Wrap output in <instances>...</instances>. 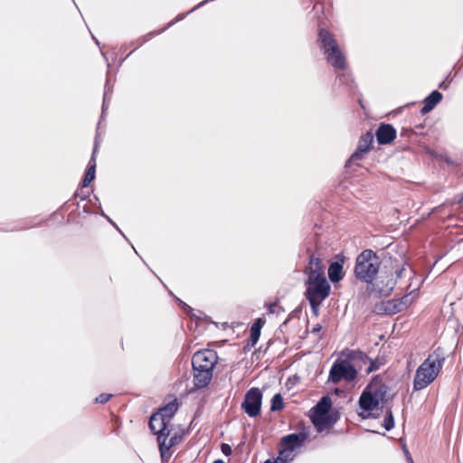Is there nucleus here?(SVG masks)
Listing matches in <instances>:
<instances>
[{"label": "nucleus", "instance_id": "obj_21", "mask_svg": "<svg viewBox=\"0 0 463 463\" xmlns=\"http://www.w3.org/2000/svg\"><path fill=\"white\" fill-rule=\"evenodd\" d=\"M408 296H404L399 300H392L387 303V309L392 313H398L402 311L407 306Z\"/></svg>", "mask_w": 463, "mask_h": 463}, {"label": "nucleus", "instance_id": "obj_35", "mask_svg": "<svg viewBox=\"0 0 463 463\" xmlns=\"http://www.w3.org/2000/svg\"><path fill=\"white\" fill-rule=\"evenodd\" d=\"M79 196H80V194L79 190H77L76 193H75V197H79Z\"/></svg>", "mask_w": 463, "mask_h": 463}, {"label": "nucleus", "instance_id": "obj_2", "mask_svg": "<svg viewBox=\"0 0 463 463\" xmlns=\"http://www.w3.org/2000/svg\"><path fill=\"white\" fill-rule=\"evenodd\" d=\"M368 355L360 349L345 348L342 350L330 368L327 383L337 384L344 381L354 382L358 371L367 364Z\"/></svg>", "mask_w": 463, "mask_h": 463}, {"label": "nucleus", "instance_id": "obj_36", "mask_svg": "<svg viewBox=\"0 0 463 463\" xmlns=\"http://www.w3.org/2000/svg\"><path fill=\"white\" fill-rule=\"evenodd\" d=\"M460 204H461V207L463 208V196H462V199L460 201Z\"/></svg>", "mask_w": 463, "mask_h": 463}, {"label": "nucleus", "instance_id": "obj_30", "mask_svg": "<svg viewBox=\"0 0 463 463\" xmlns=\"http://www.w3.org/2000/svg\"><path fill=\"white\" fill-rule=\"evenodd\" d=\"M321 329H322L321 325L317 324V325L313 327L312 332H313V333H318V332H320V331H321Z\"/></svg>", "mask_w": 463, "mask_h": 463}, {"label": "nucleus", "instance_id": "obj_12", "mask_svg": "<svg viewBox=\"0 0 463 463\" xmlns=\"http://www.w3.org/2000/svg\"><path fill=\"white\" fill-rule=\"evenodd\" d=\"M394 127L388 123H381L376 129L375 137L379 145H390L396 138Z\"/></svg>", "mask_w": 463, "mask_h": 463}, {"label": "nucleus", "instance_id": "obj_16", "mask_svg": "<svg viewBox=\"0 0 463 463\" xmlns=\"http://www.w3.org/2000/svg\"><path fill=\"white\" fill-rule=\"evenodd\" d=\"M442 99V94L438 90H433L428 97L425 98L423 107L420 109L422 115L427 114L432 110Z\"/></svg>", "mask_w": 463, "mask_h": 463}, {"label": "nucleus", "instance_id": "obj_11", "mask_svg": "<svg viewBox=\"0 0 463 463\" xmlns=\"http://www.w3.org/2000/svg\"><path fill=\"white\" fill-rule=\"evenodd\" d=\"M373 143V135L371 131L364 134L358 142V146L355 151L350 156L348 163L352 161L361 160L364 157V155L368 153Z\"/></svg>", "mask_w": 463, "mask_h": 463}, {"label": "nucleus", "instance_id": "obj_8", "mask_svg": "<svg viewBox=\"0 0 463 463\" xmlns=\"http://www.w3.org/2000/svg\"><path fill=\"white\" fill-rule=\"evenodd\" d=\"M262 393L257 387H252L245 393L241 408L250 417H257L260 414Z\"/></svg>", "mask_w": 463, "mask_h": 463}, {"label": "nucleus", "instance_id": "obj_33", "mask_svg": "<svg viewBox=\"0 0 463 463\" xmlns=\"http://www.w3.org/2000/svg\"><path fill=\"white\" fill-rule=\"evenodd\" d=\"M405 453L407 454L408 456V459H410L411 462H412V459H411V457L410 456V453L407 449H404Z\"/></svg>", "mask_w": 463, "mask_h": 463}, {"label": "nucleus", "instance_id": "obj_23", "mask_svg": "<svg viewBox=\"0 0 463 463\" xmlns=\"http://www.w3.org/2000/svg\"><path fill=\"white\" fill-rule=\"evenodd\" d=\"M413 135H424L423 132L412 129V128H402L401 130V137L411 138Z\"/></svg>", "mask_w": 463, "mask_h": 463}, {"label": "nucleus", "instance_id": "obj_27", "mask_svg": "<svg viewBox=\"0 0 463 463\" xmlns=\"http://www.w3.org/2000/svg\"><path fill=\"white\" fill-rule=\"evenodd\" d=\"M221 450L225 456H230L232 453L231 446L226 443H222L221 445Z\"/></svg>", "mask_w": 463, "mask_h": 463}, {"label": "nucleus", "instance_id": "obj_22", "mask_svg": "<svg viewBox=\"0 0 463 463\" xmlns=\"http://www.w3.org/2000/svg\"><path fill=\"white\" fill-rule=\"evenodd\" d=\"M284 407L285 404L282 395L280 393L275 394L271 399L270 410L272 411H280Z\"/></svg>", "mask_w": 463, "mask_h": 463}, {"label": "nucleus", "instance_id": "obj_24", "mask_svg": "<svg viewBox=\"0 0 463 463\" xmlns=\"http://www.w3.org/2000/svg\"><path fill=\"white\" fill-rule=\"evenodd\" d=\"M383 426L386 430H391L394 427V419L391 410H389L387 412V416L384 419Z\"/></svg>", "mask_w": 463, "mask_h": 463}, {"label": "nucleus", "instance_id": "obj_26", "mask_svg": "<svg viewBox=\"0 0 463 463\" xmlns=\"http://www.w3.org/2000/svg\"><path fill=\"white\" fill-rule=\"evenodd\" d=\"M112 396L113 395L109 393H101L95 399V402L105 404L112 398Z\"/></svg>", "mask_w": 463, "mask_h": 463}, {"label": "nucleus", "instance_id": "obj_37", "mask_svg": "<svg viewBox=\"0 0 463 463\" xmlns=\"http://www.w3.org/2000/svg\"><path fill=\"white\" fill-rule=\"evenodd\" d=\"M87 197V195L81 196V200H84Z\"/></svg>", "mask_w": 463, "mask_h": 463}, {"label": "nucleus", "instance_id": "obj_17", "mask_svg": "<svg viewBox=\"0 0 463 463\" xmlns=\"http://www.w3.org/2000/svg\"><path fill=\"white\" fill-rule=\"evenodd\" d=\"M264 324L265 320L260 317L254 321L250 327V335L247 342L248 346L253 347L257 344L260 336V330Z\"/></svg>", "mask_w": 463, "mask_h": 463}, {"label": "nucleus", "instance_id": "obj_19", "mask_svg": "<svg viewBox=\"0 0 463 463\" xmlns=\"http://www.w3.org/2000/svg\"><path fill=\"white\" fill-rule=\"evenodd\" d=\"M328 277L332 282H338L343 278V265L339 262H333L328 268Z\"/></svg>", "mask_w": 463, "mask_h": 463}, {"label": "nucleus", "instance_id": "obj_7", "mask_svg": "<svg viewBox=\"0 0 463 463\" xmlns=\"http://www.w3.org/2000/svg\"><path fill=\"white\" fill-rule=\"evenodd\" d=\"M380 267L379 258L372 250H364L356 258L354 273L357 279L372 282Z\"/></svg>", "mask_w": 463, "mask_h": 463}, {"label": "nucleus", "instance_id": "obj_25", "mask_svg": "<svg viewBox=\"0 0 463 463\" xmlns=\"http://www.w3.org/2000/svg\"><path fill=\"white\" fill-rule=\"evenodd\" d=\"M293 451L289 450V452H286L283 455L280 454V449L279 450V456L276 460H278V463H288V461L292 460Z\"/></svg>", "mask_w": 463, "mask_h": 463}, {"label": "nucleus", "instance_id": "obj_32", "mask_svg": "<svg viewBox=\"0 0 463 463\" xmlns=\"http://www.w3.org/2000/svg\"><path fill=\"white\" fill-rule=\"evenodd\" d=\"M277 306V303H272L269 305V312H273V308Z\"/></svg>", "mask_w": 463, "mask_h": 463}, {"label": "nucleus", "instance_id": "obj_3", "mask_svg": "<svg viewBox=\"0 0 463 463\" xmlns=\"http://www.w3.org/2000/svg\"><path fill=\"white\" fill-rule=\"evenodd\" d=\"M305 273L307 275L305 295L311 308L317 311L318 307L330 293V285L325 276L322 260L311 255Z\"/></svg>", "mask_w": 463, "mask_h": 463}, {"label": "nucleus", "instance_id": "obj_28", "mask_svg": "<svg viewBox=\"0 0 463 463\" xmlns=\"http://www.w3.org/2000/svg\"><path fill=\"white\" fill-rule=\"evenodd\" d=\"M404 270H405V269H404L403 267H402V268H400V269H397L395 270V276H396V278H397V279L402 278V273H403V271H404Z\"/></svg>", "mask_w": 463, "mask_h": 463}, {"label": "nucleus", "instance_id": "obj_5", "mask_svg": "<svg viewBox=\"0 0 463 463\" xmlns=\"http://www.w3.org/2000/svg\"><path fill=\"white\" fill-rule=\"evenodd\" d=\"M387 387L382 383L372 381L362 392L359 397V407L362 410L359 415L364 419L372 416V411L378 408L380 403L386 401Z\"/></svg>", "mask_w": 463, "mask_h": 463}, {"label": "nucleus", "instance_id": "obj_13", "mask_svg": "<svg viewBox=\"0 0 463 463\" xmlns=\"http://www.w3.org/2000/svg\"><path fill=\"white\" fill-rule=\"evenodd\" d=\"M311 421L318 431L330 429L336 422L337 413H326L321 415H310Z\"/></svg>", "mask_w": 463, "mask_h": 463}, {"label": "nucleus", "instance_id": "obj_29", "mask_svg": "<svg viewBox=\"0 0 463 463\" xmlns=\"http://www.w3.org/2000/svg\"><path fill=\"white\" fill-rule=\"evenodd\" d=\"M425 126L424 124H418V125H415L412 129H416L418 131H421L423 132V129H424Z\"/></svg>", "mask_w": 463, "mask_h": 463}, {"label": "nucleus", "instance_id": "obj_9", "mask_svg": "<svg viewBox=\"0 0 463 463\" xmlns=\"http://www.w3.org/2000/svg\"><path fill=\"white\" fill-rule=\"evenodd\" d=\"M217 363L218 355L216 351L208 348L195 352L192 358L193 368H205V370L210 372L213 371Z\"/></svg>", "mask_w": 463, "mask_h": 463}, {"label": "nucleus", "instance_id": "obj_1", "mask_svg": "<svg viewBox=\"0 0 463 463\" xmlns=\"http://www.w3.org/2000/svg\"><path fill=\"white\" fill-rule=\"evenodd\" d=\"M179 404L174 399L164 407L160 408L150 417L148 426L151 431L156 435V440L163 463H167L174 451L172 448L179 444L184 438V431L176 429L171 423L177 411Z\"/></svg>", "mask_w": 463, "mask_h": 463}, {"label": "nucleus", "instance_id": "obj_6", "mask_svg": "<svg viewBox=\"0 0 463 463\" xmlns=\"http://www.w3.org/2000/svg\"><path fill=\"white\" fill-rule=\"evenodd\" d=\"M320 48L324 51L326 61L335 71H345L347 68L346 58L342 52L334 35L326 29H320L318 33Z\"/></svg>", "mask_w": 463, "mask_h": 463}, {"label": "nucleus", "instance_id": "obj_4", "mask_svg": "<svg viewBox=\"0 0 463 463\" xmlns=\"http://www.w3.org/2000/svg\"><path fill=\"white\" fill-rule=\"evenodd\" d=\"M445 360L446 354L442 347L439 346L430 353L415 372L413 391H420L430 385L440 373Z\"/></svg>", "mask_w": 463, "mask_h": 463}, {"label": "nucleus", "instance_id": "obj_18", "mask_svg": "<svg viewBox=\"0 0 463 463\" xmlns=\"http://www.w3.org/2000/svg\"><path fill=\"white\" fill-rule=\"evenodd\" d=\"M332 401L328 396H324L320 401L311 409V415H325L330 413Z\"/></svg>", "mask_w": 463, "mask_h": 463}, {"label": "nucleus", "instance_id": "obj_15", "mask_svg": "<svg viewBox=\"0 0 463 463\" xmlns=\"http://www.w3.org/2000/svg\"><path fill=\"white\" fill-rule=\"evenodd\" d=\"M98 151V144L96 143L93 148L91 158L88 164L87 170L81 182V187H88L90 183L95 179L96 173V154Z\"/></svg>", "mask_w": 463, "mask_h": 463}, {"label": "nucleus", "instance_id": "obj_34", "mask_svg": "<svg viewBox=\"0 0 463 463\" xmlns=\"http://www.w3.org/2000/svg\"><path fill=\"white\" fill-rule=\"evenodd\" d=\"M213 463H224L222 459H216Z\"/></svg>", "mask_w": 463, "mask_h": 463}, {"label": "nucleus", "instance_id": "obj_20", "mask_svg": "<svg viewBox=\"0 0 463 463\" xmlns=\"http://www.w3.org/2000/svg\"><path fill=\"white\" fill-rule=\"evenodd\" d=\"M367 362H369V365L365 368L364 373L366 374H370L383 366L386 364V359L383 355H377L374 359H370L368 357Z\"/></svg>", "mask_w": 463, "mask_h": 463}, {"label": "nucleus", "instance_id": "obj_14", "mask_svg": "<svg viewBox=\"0 0 463 463\" xmlns=\"http://www.w3.org/2000/svg\"><path fill=\"white\" fill-rule=\"evenodd\" d=\"M213 378V372L205 368H193V382L195 389H203L209 385Z\"/></svg>", "mask_w": 463, "mask_h": 463}, {"label": "nucleus", "instance_id": "obj_10", "mask_svg": "<svg viewBox=\"0 0 463 463\" xmlns=\"http://www.w3.org/2000/svg\"><path fill=\"white\" fill-rule=\"evenodd\" d=\"M308 434L307 432L292 433L282 437L280 440V454L283 455L289 450L294 451L295 449L299 448L307 439Z\"/></svg>", "mask_w": 463, "mask_h": 463}, {"label": "nucleus", "instance_id": "obj_31", "mask_svg": "<svg viewBox=\"0 0 463 463\" xmlns=\"http://www.w3.org/2000/svg\"><path fill=\"white\" fill-rule=\"evenodd\" d=\"M152 35H153V33H148L147 35H146V36L144 37V39L142 40L141 43H146V41L147 39H150V37H151Z\"/></svg>", "mask_w": 463, "mask_h": 463}]
</instances>
